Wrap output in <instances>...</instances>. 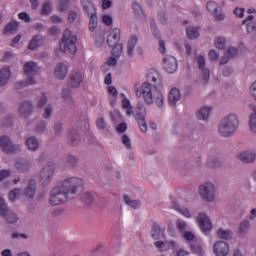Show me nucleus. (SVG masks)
<instances>
[{"label":"nucleus","instance_id":"f257e3e1","mask_svg":"<svg viewBox=\"0 0 256 256\" xmlns=\"http://www.w3.org/2000/svg\"><path fill=\"white\" fill-rule=\"evenodd\" d=\"M84 181L78 177L64 179L50 192V205H63L69 199H75V195L83 189Z\"/></svg>","mask_w":256,"mask_h":256},{"label":"nucleus","instance_id":"f03ea898","mask_svg":"<svg viewBox=\"0 0 256 256\" xmlns=\"http://www.w3.org/2000/svg\"><path fill=\"white\" fill-rule=\"evenodd\" d=\"M136 97H143L146 105H156L158 109L165 107V96L159 88H155L149 82L142 83L141 86H134Z\"/></svg>","mask_w":256,"mask_h":256},{"label":"nucleus","instance_id":"7ed1b4c3","mask_svg":"<svg viewBox=\"0 0 256 256\" xmlns=\"http://www.w3.org/2000/svg\"><path fill=\"white\" fill-rule=\"evenodd\" d=\"M239 129V116L237 114H228L224 116L219 125H218V133L220 137H232L237 133Z\"/></svg>","mask_w":256,"mask_h":256},{"label":"nucleus","instance_id":"20e7f679","mask_svg":"<svg viewBox=\"0 0 256 256\" xmlns=\"http://www.w3.org/2000/svg\"><path fill=\"white\" fill-rule=\"evenodd\" d=\"M60 51L70 55H75V53H77V34H75V32H72L69 29L64 31L60 41Z\"/></svg>","mask_w":256,"mask_h":256},{"label":"nucleus","instance_id":"39448f33","mask_svg":"<svg viewBox=\"0 0 256 256\" xmlns=\"http://www.w3.org/2000/svg\"><path fill=\"white\" fill-rule=\"evenodd\" d=\"M198 195L202 201L213 203L217 199V185L211 180L202 182L198 187Z\"/></svg>","mask_w":256,"mask_h":256},{"label":"nucleus","instance_id":"423d86ee","mask_svg":"<svg viewBox=\"0 0 256 256\" xmlns=\"http://www.w3.org/2000/svg\"><path fill=\"white\" fill-rule=\"evenodd\" d=\"M24 75H26L27 79L23 80L20 84L22 87H29L31 85H35L37 80H35V75L39 74L41 68L34 61H28L23 66Z\"/></svg>","mask_w":256,"mask_h":256},{"label":"nucleus","instance_id":"0eeeda50","mask_svg":"<svg viewBox=\"0 0 256 256\" xmlns=\"http://www.w3.org/2000/svg\"><path fill=\"white\" fill-rule=\"evenodd\" d=\"M53 175H55V163L48 162L43 166V168L40 171L39 181L42 187H47V185L51 183Z\"/></svg>","mask_w":256,"mask_h":256},{"label":"nucleus","instance_id":"6e6552de","mask_svg":"<svg viewBox=\"0 0 256 256\" xmlns=\"http://www.w3.org/2000/svg\"><path fill=\"white\" fill-rule=\"evenodd\" d=\"M83 79H85V72L81 69H74L71 71L69 75V86L72 89H78L81 87V83H83Z\"/></svg>","mask_w":256,"mask_h":256},{"label":"nucleus","instance_id":"1a4fd4ad","mask_svg":"<svg viewBox=\"0 0 256 256\" xmlns=\"http://www.w3.org/2000/svg\"><path fill=\"white\" fill-rule=\"evenodd\" d=\"M0 147L4 153H19L21 151V145L13 144L8 136L0 137Z\"/></svg>","mask_w":256,"mask_h":256},{"label":"nucleus","instance_id":"9d476101","mask_svg":"<svg viewBox=\"0 0 256 256\" xmlns=\"http://www.w3.org/2000/svg\"><path fill=\"white\" fill-rule=\"evenodd\" d=\"M163 69L166 73L173 75V73H177L179 69V63L177 62V58L173 55H166L162 61Z\"/></svg>","mask_w":256,"mask_h":256},{"label":"nucleus","instance_id":"9b49d317","mask_svg":"<svg viewBox=\"0 0 256 256\" xmlns=\"http://www.w3.org/2000/svg\"><path fill=\"white\" fill-rule=\"evenodd\" d=\"M197 222L203 233H209L213 229V222H211V218L205 212L198 214Z\"/></svg>","mask_w":256,"mask_h":256},{"label":"nucleus","instance_id":"f8f14e48","mask_svg":"<svg viewBox=\"0 0 256 256\" xmlns=\"http://www.w3.org/2000/svg\"><path fill=\"white\" fill-rule=\"evenodd\" d=\"M146 79V83H149V85L155 87V89H161V87H163V79L161 78L159 72L155 69L149 70Z\"/></svg>","mask_w":256,"mask_h":256},{"label":"nucleus","instance_id":"ddd939ff","mask_svg":"<svg viewBox=\"0 0 256 256\" xmlns=\"http://www.w3.org/2000/svg\"><path fill=\"white\" fill-rule=\"evenodd\" d=\"M207 9L216 21H225V13H223V8L219 4L210 1L207 3Z\"/></svg>","mask_w":256,"mask_h":256},{"label":"nucleus","instance_id":"4468645a","mask_svg":"<svg viewBox=\"0 0 256 256\" xmlns=\"http://www.w3.org/2000/svg\"><path fill=\"white\" fill-rule=\"evenodd\" d=\"M236 159L241 161V163H246V165H251L256 161V151L255 150H244L236 154Z\"/></svg>","mask_w":256,"mask_h":256},{"label":"nucleus","instance_id":"2eb2a0df","mask_svg":"<svg viewBox=\"0 0 256 256\" xmlns=\"http://www.w3.org/2000/svg\"><path fill=\"white\" fill-rule=\"evenodd\" d=\"M195 61L200 71H202L203 81L207 83V81H209V77H211V71L209 70V68L205 67L206 65L205 56L197 55L195 57Z\"/></svg>","mask_w":256,"mask_h":256},{"label":"nucleus","instance_id":"dca6fc26","mask_svg":"<svg viewBox=\"0 0 256 256\" xmlns=\"http://www.w3.org/2000/svg\"><path fill=\"white\" fill-rule=\"evenodd\" d=\"M213 251L216 256H227L229 255V244L219 240L213 245Z\"/></svg>","mask_w":256,"mask_h":256},{"label":"nucleus","instance_id":"f3484780","mask_svg":"<svg viewBox=\"0 0 256 256\" xmlns=\"http://www.w3.org/2000/svg\"><path fill=\"white\" fill-rule=\"evenodd\" d=\"M18 113L20 117L27 119V117L31 116L33 113V103H31V101L21 102L18 107Z\"/></svg>","mask_w":256,"mask_h":256},{"label":"nucleus","instance_id":"a211bd4d","mask_svg":"<svg viewBox=\"0 0 256 256\" xmlns=\"http://www.w3.org/2000/svg\"><path fill=\"white\" fill-rule=\"evenodd\" d=\"M213 112V107L209 105H204L199 108V110L196 112V118L199 121L207 122L209 121V117H211V113Z\"/></svg>","mask_w":256,"mask_h":256},{"label":"nucleus","instance_id":"6ab92c4d","mask_svg":"<svg viewBox=\"0 0 256 256\" xmlns=\"http://www.w3.org/2000/svg\"><path fill=\"white\" fill-rule=\"evenodd\" d=\"M69 73V67L64 63H58L54 68V77L59 81H63Z\"/></svg>","mask_w":256,"mask_h":256},{"label":"nucleus","instance_id":"aec40b11","mask_svg":"<svg viewBox=\"0 0 256 256\" xmlns=\"http://www.w3.org/2000/svg\"><path fill=\"white\" fill-rule=\"evenodd\" d=\"M37 191V182L35 179H30L26 188L23 190V195L26 199H33L35 197V193Z\"/></svg>","mask_w":256,"mask_h":256},{"label":"nucleus","instance_id":"412c9836","mask_svg":"<svg viewBox=\"0 0 256 256\" xmlns=\"http://www.w3.org/2000/svg\"><path fill=\"white\" fill-rule=\"evenodd\" d=\"M181 101V91L174 87L172 88L168 93V103L171 105V107H175L177 103Z\"/></svg>","mask_w":256,"mask_h":256},{"label":"nucleus","instance_id":"4be33fe9","mask_svg":"<svg viewBox=\"0 0 256 256\" xmlns=\"http://www.w3.org/2000/svg\"><path fill=\"white\" fill-rule=\"evenodd\" d=\"M121 41V29L114 28L112 32L108 35L107 43L109 47H115Z\"/></svg>","mask_w":256,"mask_h":256},{"label":"nucleus","instance_id":"5701e85b","mask_svg":"<svg viewBox=\"0 0 256 256\" xmlns=\"http://www.w3.org/2000/svg\"><path fill=\"white\" fill-rule=\"evenodd\" d=\"M25 146L27 147L28 151H39V147H41V141L35 136H30L25 141Z\"/></svg>","mask_w":256,"mask_h":256},{"label":"nucleus","instance_id":"b1692460","mask_svg":"<svg viewBox=\"0 0 256 256\" xmlns=\"http://www.w3.org/2000/svg\"><path fill=\"white\" fill-rule=\"evenodd\" d=\"M248 127L253 135H256V106L250 107V114L248 116Z\"/></svg>","mask_w":256,"mask_h":256},{"label":"nucleus","instance_id":"393cba45","mask_svg":"<svg viewBox=\"0 0 256 256\" xmlns=\"http://www.w3.org/2000/svg\"><path fill=\"white\" fill-rule=\"evenodd\" d=\"M11 79V67L5 66L0 70V86L4 87Z\"/></svg>","mask_w":256,"mask_h":256},{"label":"nucleus","instance_id":"a878e982","mask_svg":"<svg viewBox=\"0 0 256 256\" xmlns=\"http://www.w3.org/2000/svg\"><path fill=\"white\" fill-rule=\"evenodd\" d=\"M14 167L19 173H25V171H29L31 164L25 159H18L15 161Z\"/></svg>","mask_w":256,"mask_h":256},{"label":"nucleus","instance_id":"bb28decb","mask_svg":"<svg viewBox=\"0 0 256 256\" xmlns=\"http://www.w3.org/2000/svg\"><path fill=\"white\" fill-rule=\"evenodd\" d=\"M251 229V222L247 219H244L240 222L238 226V235L241 237H245L249 233V230Z\"/></svg>","mask_w":256,"mask_h":256},{"label":"nucleus","instance_id":"cd10ccee","mask_svg":"<svg viewBox=\"0 0 256 256\" xmlns=\"http://www.w3.org/2000/svg\"><path fill=\"white\" fill-rule=\"evenodd\" d=\"M138 38L135 35L130 36L127 42V55L128 57H133L135 47L137 46Z\"/></svg>","mask_w":256,"mask_h":256},{"label":"nucleus","instance_id":"c85d7f7f","mask_svg":"<svg viewBox=\"0 0 256 256\" xmlns=\"http://www.w3.org/2000/svg\"><path fill=\"white\" fill-rule=\"evenodd\" d=\"M216 235L219 239H223L224 241L233 239V231L230 229L219 228L216 232Z\"/></svg>","mask_w":256,"mask_h":256},{"label":"nucleus","instance_id":"c756f323","mask_svg":"<svg viewBox=\"0 0 256 256\" xmlns=\"http://www.w3.org/2000/svg\"><path fill=\"white\" fill-rule=\"evenodd\" d=\"M81 5L83 7L84 13H87V15H95L97 14V11L95 10V6L93 3L89 0H80Z\"/></svg>","mask_w":256,"mask_h":256},{"label":"nucleus","instance_id":"7c9ffc66","mask_svg":"<svg viewBox=\"0 0 256 256\" xmlns=\"http://www.w3.org/2000/svg\"><path fill=\"white\" fill-rule=\"evenodd\" d=\"M2 217L3 219H5L6 223H9L10 225H15L19 221V216L17 215V213L9 209Z\"/></svg>","mask_w":256,"mask_h":256},{"label":"nucleus","instance_id":"2f4dec72","mask_svg":"<svg viewBox=\"0 0 256 256\" xmlns=\"http://www.w3.org/2000/svg\"><path fill=\"white\" fill-rule=\"evenodd\" d=\"M146 115H147V107L143 102H139L136 108V115H135L136 121L140 119H145Z\"/></svg>","mask_w":256,"mask_h":256},{"label":"nucleus","instance_id":"473e14b6","mask_svg":"<svg viewBox=\"0 0 256 256\" xmlns=\"http://www.w3.org/2000/svg\"><path fill=\"white\" fill-rule=\"evenodd\" d=\"M186 37L191 40L199 39V27H188L186 29Z\"/></svg>","mask_w":256,"mask_h":256},{"label":"nucleus","instance_id":"72a5a7b5","mask_svg":"<svg viewBox=\"0 0 256 256\" xmlns=\"http://www.w3.org/2000/svg\"><path fill=\"white\" fill-rule=\"evenodd\" d=\"M155 247H157V249H160L161 251H165V249H170V247H177V242H173V241H157L155 242Z\"/></svg>","mask_w":256,"mask_h":256},{"label":"nucleus","instance_id":"f704fd0d","mask_svg":"<svg viewBox=\"0 0 256 256\" xmlns=\"http://www.w3.org/2000/svg\"><path fill=\"white\" fill-rule=\"evenodd\" d=\"M96 127L99 131H103V133H109L110 127L105 122V118L99 117L96 121Z\"/></svg>","mask_w":256,"mask_h":256},{"label":"nucleus","instance_id":"c9c22d12","mask_svg":"<svg viewBox=\"0 0 256 256\" xmlns=\"http://www.w3.org/2000/svg\"><path fill=\"white\" fill-rule=\"evenodd\" d=\"M123 201L126 205H128L132 209H139V207H141V201L131 200V198H129V196L127 195L123 196Z\"/></svg>","mask_w":256,"mask_h":256},{"label":"nucleus","instance_id":"e433bc0d","mask_svg":"<svg viewBox=\"0 0 256 256\" xmlns=\"http://www.w3.org/2000/svg\"><path fill=\"white\" fill-rule=\"evenodd\" d=\"M226 45H227V39L225 37L218 36L214 38V47H216V49H220L221 51H223Z\"/></svg>","mask_w":256,"mask_h":256},{"label":"nucleus","instance_id":"4c0bfd02","mask_svg":"<svg viewBox=\"0 0 256 256\" xmlns=\"http://www.w3.org/2000/svg\"><path fill=\"white\" fill-rule=\"evenodd\" d=\"M150 29L152 31V35L156 39H161V32L159 31V28L157 27V23H155V19H150Z\"/></svg>","mask_w":256,"mask_h":256},{"label":"nucleus","instance_id":"58836bf2","mask_svg":"<svg viewBox=\"0 0 256 256\" xmlns=\"http://www.w3.org/2000/svg\"><path fill=\"white\" fill-rule=\"evenodd\" d=\"M68 139L72 145H76V143H79L80 138H79V133L77 130L72 129L68 132Z\"/></svg>","mask_w":256,"mask_h":256},{"label":"nucleus","instance_id":"ea45409f","mask_svg":"<svg viewBox=\"0 0 256 256\" xmlns=\"http://www.w3.org/2000/svg\"><path fill=\"white\" fill-rule=\"evenodd\" d=\"M19 29V22L17 21H11L9 24H7L4 28V33H15Z\"/></svg>","mask_w":256,"mask_h":256},{"label":"nucleus","instance_id":"a19ab883","mask_svg":"<svg viewBox=\"0 0 256 256\" xmlns=\"http://www.w3.org/2000/svg\"><path fill=\"white\" fill-rule=\"evenodd\" d=\"M39 45H41V36H35L34 38L31 39L28 45V49L30 51H35V49H37Z\"/></svg>","mask_w":256,"mask_h":256},{"label":"nucleus","instance_id":"79ce46f5","mask_svg":"<svg viewBox=\"0 0 256 256\" xmlns=\"http://www.w3.org/2000/svg\"><path fill=\"white\" fill-rule=\"evenodd\" d=\"M64 163H68V165H70V167H75L77 166V163H79V160L77 159V157L71 155V154H67L64 158H63Z\"/></svg>","mask_w":256,"mask_h":256},{"label":"nucleus","instance_id":"37998d69","mask_svg":"<svg viewBox=\"0 0 256 256\" xmlns=\"http://www.w3.org/2000/svg\"><path fill=\"white\" fill-rule=\"evenodd\" d=\"M173 209H175V211H178V213H180L181 215H183V217H186L187 219L191 217V212H189V209L183 208L179 206V204H173Z\"/></svg>","mask_w":256,"mask_h":256},{"label":"nucleus","instance_id":"c03bdc74","mask_svg":"<svg viewBox=\"0 0 256 256\" xmlns=\"http://www.w3.org/2000/svg\"><path fill=\"white\" fill-rule=\"evenodd\" d=\"M99 18L97 17V14L90 15V21H89V30L95 31L97 29Z\"/></svg>","mask_w":256,"mask_h":256},{"label":"nucleus","instance_id":"a18cd8bd","mask_svg":"<svg viewBox=\"0 0 256 256\" xmlns=\"http://www.w3.org/2000/svg\"><path fill=\"white\" fill-rule=\"evenodd\" d=\"M19 195H21V189L14 188L8 193V199L13 203L17 200V197H19Z\"/></svg>","mask_w":256,"mask_h":256},{"label":"nucleus","instance_id":"49530a36","mask_svg":"<svg viewBox=\"0 0 256 256\" xmlns=\"http://www.w3.org/2000/svg\"><path fill=\"white\" fill-rule=\"evenodd\" d=\"M132 9H133L134 13H136L138 15V17H145L143 8L141 7V4H139L138 2L132 3Z\"/></svg>","mask_w":256,"mask_h":256},{"label":"nucleus","instance_id":"de8ad7c7","mask_svg":"<svg viewBox=\"0 0 256 256\" xmlns=\"http://www.w3.org/2000/svg\"><path fill=\"white\" fill-rule=\"evenodd\" d=\"M62 98L66 103H73V98L71 97V90L64 88L61 93Z\"/></svg>","mask_w":256,"mask_h":256},{"label":"nucleus","instance_id":"09e8293b","mask_svg":"<svg viewBox=\"0 0 256 256\" xmlns=\"http://www.w3.org/2000/svg\"><path fill=\"white\" fill-rule=\"evenodd\" d=\"M46 129H47V122L41 121L36 125L35 132L38 133V135H43Z\"/></svg>","mask_w":256,"mask_h":256},{"label":"nucleus","instance_id":"8fccbe9b","mask_svg":"<svg viewBox=\"0 0 256 256\" xmlns=\"http://www.w3.org/2000/svg\"><path fill=\"white\" fill-rule=\"evenodd\" d=\"M112 55L113 57H121V54L123 53V45L122 44H116L112 46Z\"/></svg>","mask_w":256,"mask_h":256},{"label":"nucleus","instance_id":"3c124183","mask_svg":"<svg viewBox=\"0 0 256 256\" xmlns=\"http://www.w3.org/2000/svg\"><path fill=\"white\" fill-rule=\"evenodd\" d=\"M69 9V0H59L58 11L65 13Z\"/></svg>","mask_w":256,"mask_h":256},{"label":"nucleus","instance_id":"603ef678","mask_svg":"<svg viewBox=\"0 0 256 256\" xmlns=\"http://www.w3.org/2000/svg\"><path fill=\"white\" fill-rule=\"evenodd\" d=\"M158 19L162 25H167L169 21V16H167V12L160 11L158 12Z\"/></svg>","mask_w":256,"mask_h":256},{"label":"nucleus","instance_id":"864d4df0","mask_svg":"<svg viewBox=\"0 0 256 256\" xmlns=\"http://www.w3.org/2000/svg\"><path fill=\"white\" fill-rule=\"evenodd\" d=\"M9 211V208L7 207V203H5V199L3 197H0V217H3L5 213Z\"/></svg>","mask_w":256,"mask_h":256},{"label":"nucleus","instance_id":"5fc2aeb1","mask_svg":"<svg viewBox=\"0 0 256 256\" xmlns=\"http://www.w3.org/2000/svg\"><path fill=\"white\" fill-rule=\"evenodd\" d=\"M51 115H53V106L49 104L45 107L42 117L44 119H50Z\"/></svg>","mask_w":256,"mask_h":256},{"label":"nucleus","instance_id":"6e6d98bb","mask_svg":"<svg viewBox=\"0 0 256 256\" xmlns=\"http://www.w3.org/2000/svg\"><path fill=\"white\" fill-rule=\"evenodd\" d=\"M47 101L48 98L45 94H42L39 98H38V102H37V107H39V109L45 107V105H47Z\"/></svg>","mask_w":256,"mask_h":256},{"label":"nucleus","instance_id":"4d7b16f0","mask_svg":"<svg viewBox=\"0 0 256 256\" xmlns=\"http://www.w3.org/2000/svg\"><path fill=\"white\" fill-rule=\"evenodd\" d=\"M208 57H209L210 61H219V52H217V50H215V49H211L208 52Z\"/></svg>","mask_w":256,"mask_h":256},{"label":"nucleus","instance_id":"13d9d810","mask_svg":"<svg viewBox=\"0 0 256 256\" xmlns=\"http://www.w3.org/2000/svg\"><path fill=\"white\" fill-rule=\"evenodd\" d=\"M226 55L229 56V58L237 57V55H239V50H237L236 47L230 46L226 52Z\"/></svg>","mask_w":256,"mask_h":256},{"label":"nucleus","instance_id":"bf43d9fd","mask_svg":"<svg viewBox=\"0 0 256 256\" xmlns=\"http://www.w3.org/2000/svg\"><path fill=\"white\" fill-rule=\"evenodd\" d=\"M107 65H108L109 67H115V65H117V59L114 58V57L108 58V60L106 61V64H104V65L102 66V71H105V67H107Z\"/></svg>","mask_w":256,"mask_h":256},{"label":"nucleus","instance_id":"052dcab7","mask_svg":"<svg viewBox=\"0 0 256 256\" xmlns=\"http://www.w3.org/2000/svg\"><path fill=\"white\" fill-rule=\"evenodd\" d=\"M11 239H29V235L25 233L13 232L10 235Z\"/></svg>","mask_w":256,"mask_h":256},{"label":"nucleus","instance_id":"680f3d73","mask_svg":"<svg viewBox=\"0 0 256 256\" xmlns=\"http://www.w3.org/2000/svg\"><path fill=\"white\" fill-rule=\"evenodd\" d=\"M63 133V124L61 122H56L54 124V134L59 136Z\"/></svg>","mask_w":256,"mask_h":256},{"label":"nucleus","instance_id":"e2e57ef3","mask_svg":"<svg viewBox=\"0 0 256 256\" xmlns=\"http://www.w3.org/2000/svg\"><path fill=\"white\" fill-rule=\"evenodd\" d=\"M234 15H236V17H239V19H243L245 17V8L236 7L234 9Z\"/></svg>","mask_w":256,"mask_h":256},{"label":"nucleus","instance_id":"0e129e2a","mask_svg":"<svg viewBox=\"0 0 256 256\" xmlns=\"http://www.w3.org/2000/svg\"><path fill=\"white\" fill-rule=\"evenodd\" d=\"M137 121L140 127V131H142V133H147V122L145 121V118Z\"/></svg>","mask_w":256,"mask_h":256},{"label":"nucleus","instance_id":"69168bd1","mask_svg":"<svg viewBox=\"0 0 256 256\" xmlns=\"http://www.w3.org/2000/svg\"><path fill=\"white\" fill-rule=\"evenodd\" d=\"M11 177V170H1L0 171V182L5 181V179Z\"/></svg>","mask_w":256,"mask_h":256},{"label":"nucleus","instance_id":"338daca9","mask_svg":"<svg viewBox=\"0 0 256 256\" xmlns=\"http://www.w3.org/2000/svg\"><path fill=\"white\" fill-rule=\"evenodd\" d=\"M51 13V2H46L42 8V15H49Z\"/></svg>","mask_w":256,"mask_h":256},{"label":"nucleus","instance_id":"774afa93","mask_svg":"<svg viewBox=\"0 0 256 256\" xmlns=\"http://www.w3.org/2000/svg\"><path fill=\"white\" fill-rule=\"evenodd\" d=\"M247 33H255L256 31V22H249L246 25Z\"/></svg>","mask_w":256,"mask_h":256}]
</instances>
